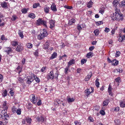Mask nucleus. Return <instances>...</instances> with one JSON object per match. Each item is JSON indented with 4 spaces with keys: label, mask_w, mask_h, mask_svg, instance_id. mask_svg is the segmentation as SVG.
Wrapping results in <instances>:
<instances>
[{
    "label": "nucleus",
    "mask_w": 125,
    "mask_h": 125,
    "mask_svg": "<svg viewBox=\"0 0 125 125\" xmlns=\"http://www.w3.org/2000/svg\"><path fill=\"white\" fill-rule=\"evenodd\" d=\"M112 88L111 86L110 85H109L108 88V91L109 93V95H112V92H111Z\"/></svg>",
    "instance_id": "23"
},
{
    "label": "nucleus",
    "mask_w": 125,
    "mask_h": 125,
    "mask_svg": "<svg viewBox=\"0 0 125 125\" xmlns=\"http://www.w3.org/2000/svg\"><path fill=\"white\" fill-rule=\"evenodd\" d=\"M18 34L19 35L20 37H21V38H23V37L24 36L23 34V32L21 30H19L18 32Z\"/></svg>",
    "instance_id": "29"
},
{
    "label": "nucleus",
    "mask_w": 125,
    "mask_h": 125,
    "mask_svg": "<svg viewBox=\"0 0 125 125\" xmlns=\"http://www.w3.org/2000/svg\"><path fill=\"white\" fill-rule=\"evenodd\" d=\"M120 105L121 107L123 108L125 107V99H124L120 102Z\"/></svg>",
    "instance_id": "18"
},
{
    "label": "nucleus",
    "mask_w": 125,
    "mask_h": 125,
    "mask_svg": "<svg viewBox=\"0 0 125 125\" xmlns=\"http://www.w3.org/2000/svg\"><path fill=\"white\" fill-rule=\"evenodd\" d=\"M82 72V69L80 68H78L77 70V72L78 73H80Z\"/></svg>",
    "instance_id": "58"
},
{
    "label": "nucleus",
    "mask_w": 125,
    "mask_h": 125,
    "mask_svg": "<svg viewBox=\"0 0 125 125\" xmlns=\"http://www.w3.org/2000/svg\"><path fill=\"white\" fill-rule=\"evenodd\" d=\"M51 8L52 10L54 11H56L57 9L56 7V6L54 4H52L51 6Z\"/></svg>",
    "instance_id": "27"
},
{
    "label": "nucleus",
    "mask_w": 125,
    "mask_h": 125,
    "mask_svg": "<svg viewBox=\"0 0 125 125\" xmlns=\"http://www.w3.org/2000/svg\"><path fill=\"white\" fill-rule=\"evenodd\" d=\"M2 108L3 109V110H6L8 109V107L7 105L6 101H5L3 104Z\"/></svg>",
    "instance_id": "13"
},
{
    "label": "nucleus",
    "mask_w": 125,
    "mask_h": 125,
    "mask_svg": "<svg viewBox=\"0 0 125 125\" xmlns=\"http://www.w3.org/2000/svg\"><path fill=\"white\" fill-rule=\"evenodd\" d=\"M100 113L103 115H105V112L103 110H101L100 112Z\"/></svg>",
    "instance_id": "56"
},
{
    "label": "nucleus",
    "mask_w": 125,
    "mask_h": 125,
    "mask_svg": "<svg viewBox=\"0 0 125 125\" xmlns=\"http://www.w3.org/2000/svg\"><path fill=\"white\" fill-rule=\"evenodd\" d=\"M29 16L30 18L33 19L35 17V16L34 14H33V13H32L29 14Z\"/></svg>",
    "instance_id": "37"
},
{
    "label": "nucleus",
    "mask_w": 125,
    "mask_h": 125,
    "mask_svg": "<svg viewBox=\"0 0 125 125\" xmlns=\"http://www.w3.org/2000/svg\"><path fill=\"white\" fill-rule=\"evenodd\" d=\"M93 5V2L91 1H89L87 3V6L89 8H90L92 7Z\"/></svg>",
    "instance_id": "30"
},
{
    "label": "nucleus",
    "mask_w": 125,
    "mask_h": 125,
    "mask_svg": "<svg viewBox=\"0 0 125 125\" xmlns=\"http://www.w3.org/2000/svg\"><path fill=\"white\" fill-rule=\"evenodd\" d=\"M67 100L68 103L72 102L74 101L75 99L73 98H71L69 97H68L66 98Z\"/></svg>",
    "instance_id": "16"
},
{
    "label": "nucleus",
    "mask_w": 125,
    "mask_h": 125,
    "mask_svg": "<svg viewBox=\"0 0 125 125\" xmlns=\"http://www.w3.org/2000/svg\"><path fill=\"white\" fill-rule=\"evenodd\" d=\"M94 46H92L89 47V49L90 51H92L94 48Z\"/></svg>",
    "instance_id": "64"
},
{
    "label": "nucleus",
    "mask_w": 125,
    "mask_h": 125,
    "mask_svg": "<svg viewBox=\"0 0 125 125\" xmlns=\"http://www.w3.org/2000/svg\"><path fill=\"white\" fill-rule=\"evenodd\" d=\"M4 51L7 54H9L12 52V49L10 47H7L4 48Z\"/></svg>",
    "instance_id": "8"
},
{
    "label": "nucleus",
    "mask_w": 125,
    "mask_h": 125,
    "mask_svg": "<svg viewBox=\"0 0 125 125\" xmlns=\"http://www.w3.org/2000/svg\"><path fill=\"white\" fill-rule=\"evenodd\" d=\"M1 5L2 7L3 8H6L7 6V3L5 2H1Z\"/></svg>",
    "instance_id": "25"
},
{
    "label": "nucleus",
    "mask_w": 125,
    "mask_h": 125,
    "mask_svg": "<svg viewBox=\"0 0 125 125\" xmlns=\"http://www.w3.org/2000/svg\"><path fill=\"white\" fill-rule=\"evenodd\" d=\"M14 106L13 108H12V112L14 113H15V112L16 111V110H17V109H18L17 108H16Z\"/></svg>",
    "instance_id": "51"
},
{
    "label": "nucleus",
    "mask_w": 125,
    "mask_h": 125,
    "mask_svg": "<svg viewBox=\"0 0 125 125\" xmlns=\"http://www.w3.org/2000/svg\"><path fill=\"white\" fill-rule=\"evenodd\" d=\"M16 110V111L15 112V113H16L17 115H21V109H20L19 108H18V109H17Z\"/></svg>",
    "instance_id": "36"
},
{
    "label": "nucleus",
    "mask_w": 125,
    "mask_h": 125,
    "mask_svg": "<svg viewBox=\"0 0 125 125\" xmlns=\"http://www.w3.org/2000/svg\"><path fill=\"white\" fill-rule=\"evenodd\" d=\"M1 39L3 41L7 40V39L5 38L4 35H2L1 37Z\"/></svg>",
    "instance_id": "57"
},
{
    "label": "nucleus",
    "mask_w": 125,
    "mask_h": 125,
    "mask_svg": "<svg viewBox=\"0 0 125 125\" xmlns=\"http://www.w3.org/2000/svg\"><path fill=\"white\" fill-rule=\"evenodd\" d=\"M38 52V50H37L34 53V55L35 56H39Z\"/></svg>",
    "instance_id": "53"
},
{
    "label": "nucleus",
    "mask_w": 125,
    "mask_h": 125,
    "mask_svg": "<svg viewBox=\"0 0 125 125\" xmlns=\"http://www.w3.org/2000/svg\"><path fill=\"white\" fill-rule=\"evenodd\" d=\"M50 8L49 7H45L44 8V12L46 13H48L49 12Z\"/></svg>",
    "instance_id": "34"
},
{
    "label": "nucleus",
    "mask_w": 125,
    "mask_h": 125,
    "mask_svg": "<svg viewBox=\"0 0 125 125\" xmlns=\"http://www.w3.org/2000/svg\"><path fill=\"white\" fill-rule=\"evenodd\" d=\"M47 78L48 79H53L54 75L53 72H51L50 73L48 74L47 76Z\"/></svg>",
    "instance_id": "11"
},
{
    "label": "nucleus",
    "mask_w": 125,
    "mask_h": 125,
    "mask_svg": "<svg viewBox=\"0 0 125 125\" xmlns=\"http://www.w3.org/2000/svg\"><path fill=\"white\" fill-rule=\"evenodd\" d=\"M95 35L97 36L99 34V30L98 29H96L94 31Z\"/></svg>",
    "instance_id": "39"
},
{
    "label": "nucleus",
    "mask_w": 125,
    "mask_h": 125,
    "mask_svg": "<svg viewBox=\"0 0 125 125\" xmlns=\"http://www.w3.org/2000/svg\"><path fill=\"white\" fill-rule=\"evenodd\" d=\"M110 31V29L109 28L106 27L105 28L104 31L105 32L108 33Z\"/></svg>",
    "instance_id": "62"
},
{
    "label": "nucleus",
    "mask_w": 125,
    "mask_h": 125,
    "mask_svg": "<svg viewBox=\"0 0 125 125\" xmlns=\"http://www.w3.org/2000/svg\"><path fill=\"white\" fill-rule=\"evenodd\" d=\"M94 89L93 87H91L89 89H87L85 91V93L86 96H87L91 93H93Z\"/></svg>",
    "instance_id": "6"
},
{
    "label": "nucleus",
    "mask_w": 125,
    "mask_h": 125,
    "mask_svg": "<svg viewBox=\"0 0 125 125\" xmlns=\"http://www.w3.org/2000/svg\"><path fill=\"white\" fill-rule=\"evenodd\" d=\"M115 14H111V17L112 18V19L113 20H117L116 19H117V18H116V10H115Z\"/></svg>",
    "instance_id": "15"
},
{
    "label": "nucleus",
    "mask_w": 125,
    "mask_h": 125,
    "mask_svg": "<svg viewBox=\"0 0 125 125\" xmlns=\"http://www.w3.org/2000/svg\"><path fill=\"white\" fill-rule=\"evenodd\" d=\"M7 111L5 110L0 109V117L9 118V115L7 114Z\"/></svg>",
    "instance_id": "4"
},
{
    "label": "nucleus",
    "mask_w": 125,
    "mask_h": 125,
    "mask_svg": "<svg viewBox=\"0 0 125 125\" xmlns=\"http://www.w3.org/2000/svg\"><path fill=\"white\" fill-rule=\"evenodd\" d=\"M115 82L117 83H119L120 82V77H118L117 78H116L115 79Z\"/></svg>",
    "instance_id": "47"
},
{
    "label": "nucleus",
    "mask_w": 125,
    "mask_h": 125,
    "mask_svg": "<svg viewBox=\"0 0 125 125\" xmlns=\"http://www.w3.org/2000/svg\"><path fill=\"white\" fill-rule=\"evenodd\" d=\"M30 98L31 102L33 104H35L37 101L38 98L33 94H31L30 96Z\"/></svg>",
    "instance_id": "5"
},
{
    "label": "nucleus",
    "mask_w": 125,
    "mask_h": 125,
    "mask_svg": "<svg viewBox=\"0 0 125 125\" xmlns=\"http://www.w3.org/2000/svg\"><path fill=\"white\" fill-rule=\"evenodd\" d=\"M69 67L67 66L65 69L64 72L65 74L67 73L68 72L69 70Z\"/></svg>",
    "instance_id": "40"
},
{
    "label": "nucleus",
    "mask_w": 125,
    "mask_h": 125,
    "mask_svg": "<svg viewBox=\"0 0 125 125\" xmlns=\"http://www.w3.org/2000/svg\"><path fill=\"white\" fill-rule=\"evenodd\" d=\"M119 5L120 7L123 8L125 7V1H121Z\"/></svg>",
    "instance_id": "19"
},
{
    "label": "nucleus",
    "mask_w": 125,
    "mask_h": 125,
    "mask_svg": "<svg viewBox=\"0 0 125 125\" xmlns=\"http://www.w3.org/2000/svg\"><path fill=\"white\" fill-rule=\"evenodd\" d=\"M3 79V76L1 74H0V82H1Z\"/></svg>",
    "instance_id": "61"
},
{
    "label": "nucleus",
    "mask_w": 125,
    "mask_h": 125,
    "mask_svg": "<svg viewBox=\"0 0 125 125\" xmlns=\"http://www.w3.org/2000/svg\"><path fill=\"white\" fill-rule=\"evenodd\" d=\"M122 71L123 70L121 68H119L118 69H117V72H119V73H121Z\"/></svg>",
    "instance_id": "59"
},
{
    "label": "nucleus",
    "mask_w": 125,
    "mask_h": 125,
    "mask_svg": "<svg viewBox=\"0 0 125 125\" xmlns=\"http://www.w3.org/2000/svg\"><path fill=\"white\" fill-rule=\"evenodd\" d=\"M64 7L67 9H71L72 8V6H69L67 5H65L64 6Z\"/></svg>",
    "instance_id": "55"
},
{
    "label": "nucleus",
    "mask_w": 125,
    "mask_h": 125,
    "mask_svg": "<svg viewBox=\"0 0 125 125\" xmlns=\"http://www.w3.org/2000/svg\"><path fill=\"white\" fill-rule=\"evenodd\" d=\"M93 53L91 52H89L86 55V57L88 58L92 57Z\"/></svg>",
    "instance_id": "33"
},
{
    "label": "nucleus",
    "mask_w": 125,
    "mask_h": 125,
    "mask_svg": "<svg viewBox=\"0 0 125 125\" xmlns=\"http://www.w3.org/2000/svg\"><path fill=\"white\" fill-rule=\"evenodd\" d=\"M75 21L74 19H70L69 21L68 24L70 25H72L73 23H74Z\"/></svg>",
    "instance_id": "31"
},
{
    "label": "nucleus",
    "mask_w": 125,
    "mask_h": 125,
    "mask_svg": "<svg viewBox=\"0 0 125 125\" xmlns=\"http://www.w3.org/2000/svg\"><path fill=\"white\" fill-rule=\"evenodd\" d=\"M18 80L19 83H22L23 81V79L21 77H19L18 78Z\"/></svg>",
    "instance_id": "49"
},
{
    "label": "nucleus",
    "mask_w": 125,
    "mask_h": 125,
    "mask_svg": "<svg viewBox=\"0 0 125 125\" xmlns=\"http://www.w3.org/2000/svg\"><path fill=\"white\" fill-rule=\"evenodd\" d=\"M34 80V79L32 76H28L27 79L26 83L28 84H30Z\"/></svg>",
    "instance_id": "7"
},
{
    "label": "nucleus",
    "mask_w": 125,
    "mask_h": 125,
    "mask_svg": "<svg viewBox=\"0 0 125 125\" xmlns=\"http://www.w3.org/2000/svg\"><path fill=\"white\" fill-rule=\"evenodd\" d=\"M77 29L78 31H80L82 29L81 27V26L80 25H78L77 26Z\"/></svg>",
    "instance_id": "63"
},
{
    "label": "nucleus",
    "mask_w": 125,
    "mask_h": 125,
    "mask_svg": "<svg viewBox=\"0 0 125 125\" xmlns=\"http://www.w3.org/2000/svg\"><path fill=\"white\" fill-rule=\"evenodd\" d=\"M50 41H47L46 42L45 44L43 45V48L45 49H47L48 51V47L49 46Z\"/></svg>",
    "instance_id": "10"
},
{
    "label": "nucleus",
    "mask_w": 125,
    "mask_h": 125,
    "mask_svg": "<svg viewBox=\"0 0 125 125\" xmlns=\"http://www.w3.org/2000/svg\"><path fill=\"white\" fill-rule=\"evenodd\" d=\"M115 123L117 125H118L120 123V121L117 119H116L115 121Z\"/></svg>",
    "instance_id": "44"
},
{
    "label": "nucleus",
    "mask_w": 125,
    "mask_h": 125,
    "mask_svg": "<svg viewBox=\"0 0 125 125\" xmlns=\"http://www.w3.org/2000/svg\"><path fill=\"white\" fill-rule=\"evenodd\" d=\"M5 119L4 120H2V124L4 125H6L8 122V118H9L4 117Z\"/></svg>",
    "instance_id": "22"
},
{
    "label": "nucleus",
    "mask_w": 125,
    "mask_h": 125,
    "mask_svg": "<svg viewBox=\"0 0 125 125\" xmlns=\"http://www.w3.org/2000/svg\"><path fill=\"white\" fill-rule=\"evenodd\" d=\"M103 105L104 106H106L108 104V103L107 101H104L103 103Z\"/></svg>",
    "instance_id": "50"
},
{
    "label": "nucleus",
    "mask_w": 125,
    "mask_h": 125,
    "mask_svg": "<svg viewBox=\"0 0 125 125\" xmlns=\"http://www.w3.org/2000/svg\"><path fill=\"white\" fill-rule=\"evenodd\" d=\"M86 62V60L84 59H83L81 60V64H83L84 63H85Z\"/></svg>",
    "instance_id": "54"
},
{
    "label": "nucleus",
    "mask_w": 125,
    "mask_h": 125,
    "mask_svg": "<svg viewBox=\"0 0 125 125\" xmlns=\"http://www.w3.org/2000/svg\"><path fill=\"white\" fill-rule=\"evenodd\" d=\"M21 11L23 13H26L27 11V10L26 8H24Z\"/></svg>",
    "instance_id": "46"
},
{
    "label": "nucleus",
    "mask_w": 125,
    "mask_h": 125,
    "mask_svg": "<svg viewBox=\"0 0 125 125\" xmlns=\"http://www.w3.org/2000/svg\"><path fill=\"white\" fill-rule=\"evenodd\" d=\"M36 24L37 25H42L46 27H47L46 22V21L42 20L41 19H39L36 21Z\"/></svg>",
    "instance_id": "3"
},
{
    "label": "nucleus",
    "mask_w": 125,
    "mask_h": 125,
    "mask_svg": "<svg viewBox=\"0 0 125 125\" xmlns=\"http://www.w3.org/2000/svg\"><path fill=\"white\" fill-rule=\"evenodd\" d=\"M125 39V35H123L122 36H120L118 39V41L120 42H121Z\"/></svg>",
    "instance_id": "24"
},
{
    "label": "nucleus",
    "mask_w": 125,
    "mask_h": 125,
    "mask_svg": "<svg viewBox=\"0 0 125 125\" xmlns=\"http://www.w3.org/2000/svg\"><path fill=\"white\" fill-rule=\"evenodd\" d=\"M120 1V0H114L113 4L114 6H116L119 4Z\"/></svg>",
    "instance_id": "28"
},
{
    "label": "nucleus",
    "mask_w": 125,
    "mask_h": 125,
    "mask_svg": "<svg viewBox=\"0 0 125 125\" xmlns=\"http://www.w3.org/2000/svg\"><path fill=\"white\" fill-rule=\"evenodd\" d=\"M27 47L29 48H31L32 47V45L31 43H29L26 44Z\"/></svg>",
    "instance_id": "41"
},
{
    "label": "nucleus",
    "mask_w": 125,
    "mask_h": 125,
    "mask_svg": "<svg viewBox=\"0 0 125 125\" xmlns=\"http://www.w3.org/2000/svg\"><path fill=\"white\" fill-rule=\"evenodd\" d=\"M113 62L114 65H116L118 64V61L116 60H115L113 61Z\"/></svg>",
    "instance_id": "42"
},
{
    "label": "nucleus",
    "mask_w": 125,
    "mask_h": 125,
    "mask_svg": "<svg viewBox=\"0 0 125 125\" xmlns=\"http://www.w3.org/2000/svg\"><path fill=\"white\" fill-rule=\"evenodd\" d=\"M23 48L22 46L21 45H18L16 49V51L18 52L22 51Z\"/></svg>",
    "instance_id": "9"
},
{
    "label": "nucleus",
    "mask_w": 125,
    "mask_h": 125,
    "mask_svg": "<svg viewBox=\"0 0 125 125\" xmlns=\"http://www.w3.org/2000/svg\"><path fill=\"white\" fill-rule=\"evenodd\" d=\"M3 96L5 97L6 96L7 94V91L6 90H5L2 93Z\"/></svg>",
    "instance_id": "38"
},
{
    "label": "nucleus",
    "mask_w": 125,
    "mask_h": 125,
    "mask_svg": "<svg viewBox=\"0 0 125 125\" xmlns=\"http://www.w3.org/2000/svg\"><path fill=\"white\" fill-rule=\"evenodd\" d=\"M75 62V60L73 59H72L68 62L67 66L69 67L72 65L74 64Z\"/></svg>",
    "instance_id": "14"
},
{
    "label": "nucleus",
    "mask_w": 125,
    "mask_h": 125,
    "mask_svg": "<svg viewBox=\"0 0 125 125\" xmlns=\"http://www.w3.org/2000/svg\"><path fill=\"white\" fill-rule=\"evenodd\" d=\"M17 18V17L16 16L13 15L11 18V20L12 21H14Z\"/></svg>",
    "instance_id": "43"
},
{
    "label": "nucleus",
    "mask_w": 125,
    "mask_h": 125,
    "mask_svg": "<svg viewBox=\"0 0 125 125\" xmlns=\"http://www.w3.org/2000/svg\"><path fill=\"white\" fill-rule=\"evenodd\" d=\"M103 23V22L102 21H98L96 22V24L97 26H99L100 25L102 24Z\"/></svg>",
    "instance_id": "45"
},
{
    "label": "nucleus",
    "mask_w": 125,
    "mask_h": 125,
    "mask_svg": "<svg viewBox=\"0 0 125 125\" xmlns=\"http://www.w3.org/2000/svg\"><path fill=\"white\" fill-rule=\"evenodd\" d=\"M11 43L12 45L14 47H15L18 44V42L15 41L11 42Z\"/></svg>",
    "instance_id": "21"
},
{
    "label": "nucleus",
    "mask_w": 125,
    "mask_h": 125,
    "mask_svg": "<svg viewBox=\"0 0 125 125\" xmlns=\"http://www.w3.org/2000/svg\"><path fill=\"white\" fill-rule=\"evenodd\" d=\"M57 55V53L56 52H54L52 54V56L50 57V59H53L54 58H56Z\"/></svg>",
    "instance_id": "20"
},
{
    "label": "nucleus",
    "mask_w": 125,
    "mask_h": 125,
    "mask_svg": "<svg viewBox=\"0 0 125 125\" xmlns=\"http://www.w3.org/2000/svg\"><path fill=\"white\" fill-rule=\"evenodd\" d=\"M116 17L117 18V21H118L120 20L122 21L123 19V14L121 13L119 9H116Z\"/></svg>",
    "instance_id": "2"
},
{
    "label": "nucleus",
    "mask_w": 125,
    "mask_h": 125,
    "mask_svg": "<svg viewBox=\"0 0 125 125\" xmlns=\"http://www.w3.org/2000/svg\"><path fill=\"white\" fill-rule=\"evenodd\" d=\"M26 120L28 123L30 124L32 121L31 119L29 117H28L26 118Z\"/></svg>",
    "instance_id": "32"
},
{
    "label": "nucleus",
    "mask_w": 125,
    "mask_h": 125,
    "mask_svg": "<svg viewBox=\"0 0 125 125\" xmlns=\"http://www.w3.org/2000/svg\"><path fill=\"white\" fill-rule=\"evenodd\" d=\"M39 4L37 3H35L33 5V8H37Z\"/></svg>",
    "instance_id": "60"
},
{
    "label": "nucleus",
    "mask_w": 125,
    "mask_h": 125,
    "mask_svg": "<svg viewBox=\"0 0 125 125\" xmlns=\"http://www.w3.org/2000/svg\"><path fill=\"white\" fill-rule=\"evenodd\" d=\"M54 21H55L53 20H51L49 21V22L50 25V28H52L54 26Z\"/></svg>",
    "instance_id": "12"
},
{
    "label": "nucleus",
    "mask_w": 125,
    "mask_h": 125,
    "mask_svg": "<svg viewBox=\"0 0 125 125\" xmlns=\"http://www.w3.org/2000/svg\"><path fill=\"white\" fill-rule=\"evenodd\" d=\"M34 79L36 81L37 83H38L40 82V80L39 78V77H37L35 75H33V77Z\"/></svg>",
    "instance_id": "26"
},
{
    "label": "nucleus",
    "mask_w": 125,
    "mask_h": 125,
    "mask_svg": "<svg viewBox=\"0 0 125 125\" xmlns=\"http://www.w3.org/2000/svg\"><path fill=\"white\" fill-rule=\"evenodd\" d=\"M99 79H96L95 81V85L97 87H99V83L98 81Z\"/></svg>",
    "instance_id": "35"
},
{
    "label": "nucleus",
    "mask_w": 125,
    "mask_h": 125,
    "mask_svg": "<svg viewBox=\"0 0 125 125\" xmlns=\"http://www.w3.org/2000/svg\"><path fill=\"white\" fill-rule=\"evenodd\" d=\"M74 123L76 125H80L81 124V122L77 121H75Z\"/></svg>",
    "instance_id": "48"
},
{
    "label": "nucleus",
    "mask_w": 125,
    "mask_h": 125,
    "mask_svg": "<svg viewBox=\"0 0 125 125\" xmlns=\"http://www.w3.org/2000/svg\"><path fill=\"white\" fill-rule=\"evenodd\" d=\"M92 75V73L90 72V74H88L87 76L84 79V80L86 81H88Z\"/></svg>",
    "instance_id": "17"
},
{
    "label": "nucleus",
    "mask_w": 125,
    "mask_h": 125,
    "mask_svg": "<svg viewBox=\"0 0 125 125\" xmlns=\"http://www.w3.org/2000/svg\"><path fill=\"white\" fill-rule=\"evenodd\" d=\"M37 104L38 106L42 104V103L41 100L39 99V100L38 101L37 103Z\"/></svg>",
    "instance_id": "52"
},
{
    "label": "nucleus",
    "mask_w": 125,
    "mask_h": 125,
    "mask_svg": "<svg viewBox=\"0 0 125 125\" xmlns=\"http://www.w3.org/2000/svg\"><path fill=\"white\" fill-rule=\"evenodd\" d=\"M48 34L46 30L45 29H43L42 30L40 34L38 36V39L40 40H41L46 37Z\"/></svg>",
    "instance_id": "1"
}]
</instances>
